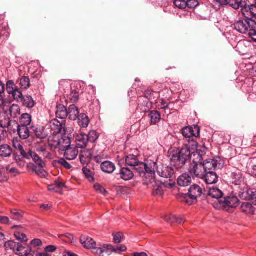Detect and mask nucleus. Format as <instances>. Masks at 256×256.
<instances>
[{
  "mask_svg": "<svg viewBox=\"0 0 256 256\" xmlns=\"http://www.w3.org/2000/svg\"><path fill=\"white\" fill-rule=\"evenodd\" d=\"M168 154L171 165L178 170L185 165L189 158L190 150L187 147L183 148L181 150L174 148L169 150Z\"/></svg>",
  "mask_w": 256,
  "mask_h": 256,
  "instance_id": "nucleus-1",
  "label": "nucleus"
},
{
  "mask_svg": "<svg viewBox=\"0 0 256 256\" xmlns=\"http://www.w3.org/2000/svg\"><path fill=\"white\" fill-rule=\"evenodd\" d=\"M234 28L240 33L248 34L256 42V22L250 18H240L234 24Z\"/></svg>",
  "mask_w": 256,
  "mask_h": 256,
  "instance_id": "nucleus-2",
  "label": "nucleus"
},
{
  "mask_svg": "<svg viewBox=\"0 0 256 256\" xmlns=\"http://www.w3.org/2000/svg\"><path fill=\"white\" fill-rule=\"evenodd\" d=\"M58 134L54 136V138L56 139L54 140V144H52L54 148H58L60 150L64 151L68 148L70 146V138L66 134L62 135V133H65L68 129H58Z\"/></svg>",
  "mask_w": 256,
  "mask_h": 256,
  "instance_id": "nucleus-3",
  "label": "nucleus"
},
{
  "mask_svg": "<svg viewBox=\"0 0 256 256\" xmlns=\"http://www.w3.org/2000/svg\"><path fill=\"white\" fill-rule=\"evenodd\" d=\"M56 114L57 118L52 120L51 126H53L55 128H65V118L68 114L66 107L62 104L57 106Z\"/></svg>",
  "mask_w": 256,
  "mask_h": 256,
  "instance_id": "nucleus-4",
  "label": "nucleus"
},
{
  "mask_svg": "<svg viewBox=\"0 0 256 256\" xmlns=\"http://www.w3.org/2000/svg\"><path fill=\"white\" fill-rule=\"evenodd\" d=\"M239 205V200L234 196H228L224 198V200L218 201L215 203L214 207L216 209L227 210L228 208H235Z\"/></svg>",
  "mask_w": 256,
  "mask_h": 256,
  "instance_id": "nucleus-5",
  "label": "nucleus"
},
{
  "mask_svg": "<svg viewBox=\"0 0 256 256\" xmlns=\"http://www.w3.org/2000/svg\"><path fill=\"white\" fill-rule=\"evenodd\" d=\"M202 194V188L197 184H194L190 188L188 193L184 196V201L188 205L196 202V199Z\"/></svg>",
  "mask_w": 256,
  "mask_h": 256,
  "instance_id": "nucleus-6",
  "label": "nucleus"
},
{
  "mask_svg": "<svg viewBox=\"0 0 256 256\" xmlns=\"http://www.w3.org/2000/svg\"><path fill=\"white\" fill-rule=\"evenodd\" d=\"M6 91L10 96L18 102L22 100L23 96L22 92L16 86L12 80H8L6 83Z\"/></svg>",
  "mask_w": 256,
  "mask_h": 256,
  "instance_id": "nucleus-7",
  "label": "nucleus"
},
{
  "mask_svg": "<svg viewBox=\"0 0 256 256\" xmlns=\"http://www.w3.org/2000/svg\"><path fill=\"white\" fill-rule=\"evenodd\" d=\"M188 171L192 176L201 179H204V176L206 172L202 163L190 164Z\"/></svg>",
  "mask_w": 256,
  "mask_h": 256,
  "instance_id": "nucleus-8",
  "label": "nucleus"
},
{
  "mask_svg": "<svg viewBox=\"0 0 256 256\" xmlns=\"http://www.w3.org/2000/svg\"><path fill=\"white\" fill-rule=\"evenodd\" d=\"M146 170H144V174L146 178L149 179L147 183H152L155 179V170L156 168V163L154 162L148 161L146 163Z\"/></svg>",
  "mask_w": 256,
  "mask_h": 256,
  "instance_id": "nucleus-9",
  "label": "nucleus"
},
{
  "mask_svg": "<svg viewBox=\"0 0 256 256\" xmlns=\"http://www.w3.org/2000/svg\"><path fill=\"white\" fill-rule=\"evenodd\" d=\"M221 5H229L234 10H238L244 8L246 6L247 0H215Z\"/></svg>",
  "mask_w": 256,
  "mask_h": 256,
  "instance_id": "nucleus-10",
  "label": "nucleus"
},
{
  "mask_svg": "<svg viewBox=\"0 0 256 256\" xmlns=\"http://www.w3.org/2000/svg\"><path fill=\"white\" fill-rule=\"evenodd\" d=\"M229 179L230 183L236 186L240 185L243 180L241 171L238 169H234L230 174Z\"/></svg>",
  "mask_w": 256,
  "mask_h": 256,
  "instance_id": "nucleus-11",
  "label": "nucleus"
},
{
  "mask_svg": "<svg viewBox=\"0 0 256 256\" xmlns=\"http://www.w3.org/2000/svg\"><path fill=\"white\" fill-rule=\"evenodd\" d=\"M158 174L164 178H170L174 174V170L172 167L162 166L157 168Z\"/></svg>",
  "mask_w": 256,
  "mask_h": 256,
  "instance_id": "nucleus-12",
  "label": "nucleus"
},
{
  "mask_svg": "<svg viewBox=\"0 0 256 256\" xmlns=\"http://www.w3.org/2000/svg\"><path fill=\"white\" fill-rule=\"evenodd\" d=\"M92 158L90 150L88 149H84L81 150L80 155V162L83 166L88 165Z\"/></svg>",
  "mask_w": 256,
  "mask_h": 256,
  "instance_id": "nucleus-13",
  "label": "nucleus"
},
{
  "mask_svg": "<svg viewBox=\"0 0 256 256\" xmlns=\"http://www.w3.org/2000/svg\"><path fill=\"white\" fill-rule=\"evenodd\" d=\"M242 14L246 18H256V6L252 4L248 6L246 5L242 10Z\"/></svg>",
  "mask_w": 256,
  "mask_h": 256,
  "instance_id": "nucleus-14",
  "label": "nucleus"
},
{
  "mask_svg": "<svg viewBox=\"0 0 256 256\" xmlns=\"http://www.w3.org/2000/svg\"><path fill=\"white\" fill-rule=\"evenodd\" d=\"M86 134L81 133L78 134L76 138V147L82 150L86 149L88 141Z\"/></svg>",
  "mask_w": 256,
  "mask_h": 256,
  "instance_id": "nucleus-15",
  "label": "nucleus"
},
{
  "mask_svg": "<svg viewBox=\"0 0 256 256\" xmlns=\"http://www.w3.org/2000/svg\"><path fill=\"white\" fill-rule=\"evenodd\" d=\"M64 151L65 152L64 154V157L68 160L75 159L78 154V148L76 146L72 147L70 146Z\"/></svg>",
  "mask_w": 256,
  "mask_h": 256,
  "instance_id": "nucleus-16",
  "label": "nucleus"
},
{
  "mask_svg": "<svg viewBox=\"0 0 256 256\" xmlns=\"http://www.w3.org/2000/svg\"><path fill=\"white\" fill-rule=\"evenodd\" d=\"M204 179L206 184H216L218 181V176L215 172L208 171L206 172Z\"/></svg>",
  "mask_w": 256,
  "mask_h": 256,
  "instance_id": "nucleus-17",
  "label": "nucleus"
},
{
  "mask_svg": "<svg viewBox=\"0 0 256 256\" xmlns=\"http://www.w3.org/2000/svg\"><path fill=\"white\" fill-rule=\"evenodd\" d=\"M205 153L204 152L201 150H197L196 152H194L192 154L190 152V156L189 158L192 160V164H200L202 163V161L203 160V156Z\"/></svg>",
  "mask_w": 256,
  "mask_h": 256,
  "instance_id": "nucleus-18",
  "label": "nucleus"
},
{
  "mask_svg": "<svg viewBox=\"0 0 256 256\" xmlns=\"http://www.w3.org/2000/svg\"><path fill=\"white\" fill-rule=\"evenodd\" d=\"M202 164L206 172L214 170L218 164V160L214 159H208L204 162Z\"/></svg>",
  "mask_w": 256,
  "mask_h": 256,
  "instance_id": "nucleus-19",
  "label": "nucleus"
},
{
  "mask_svg": "<svg viewBox=\"0 0 256 256\" xmlns=\"http://www.w3.org/2000/svg\"><path fill=\"white\" fill-rule=\"evenodd\" d=\"M138 107L142 110L146 112L150 110L151 104L150 103L148 98L140 96L138 98Z\"/></svg>",
  "mask_w": 256,
  "mask_h": 256,
  "instance_id": "nucleus-20",
  "label": "nucleus"
},
{
  "mask_svg": "<svg viewBox=\"0 0 256 256\" xmlns=\"http://www.w3.org/2000/svg\"><path fill=\"white\" fill-rule=\"evenodd\" d=\"M208 195L212 198H216L217 200V202H214L215 204L218 202V201L222 200L220 199L222 198L223 193L218 188L213 187L212 188H210L208 192Z\"/></svg>",
  "mask_w": 256,
  "mask_h": 256,
  "instance_id": "nucleus-21",
  "label": "nucleus"
},
{
  "mask_svg": "<svg viewBox=\"0 0 256 256\" xmlns=\"http://www.w3.org/2000/svg\"><path fill=\"white\" fill-rule=\"evenodd\" d=\"M80 241L84 246L88 248L92 249L96 246V243L94 240L89 237L82 236L80 238Z\"/></svg>",
  "mask_w": 256,
  "mask_h": 256,
  "instance_id": "nucleus-22",
  "label": "nucleus"
},
{
  "mask_svg": "<svg viewBox=\"0 0 256 256\" xmlns=\"http://www.w3.org/2000/svg\"><path fill=\"white\" fill-rule=\"evenodd\" d=\"M177 182L180 186H186L191 184L192 178L188 174H184L179 176Z\"/></svg>",
  "mask_w": 256,
  "mask_h": 256,
  "instance_id": "nucleus-23",
  "label": "nucleus"
},
{
  "mask_svg": "<svg viewBox=\"0 0 256 256\" xmlns=\"http://www.w3.org/2000/svg\"><path fill=\"white\" fill-rule=\"evenodd\" d=\"M120 174L121 178L124 180H132L134 176L132 170L127 168H122L120 170Z\"/></svg>",
  "mask_w": 256,
  "mask_h": 256,
  "instance_id": "nucleus-24",
  "label": "nucleus"
},
{
  "mask_svg": "<svg viewBox=\"0 0 256 256\" xmlns=\"http://www.w3.org/2000/svg\"><path fill=\"white\" fill-rule=\"evenodd\" d=\"M67 116H68L69 119L75 120L79 114V111L78 108L74 104L70 105L67 110Z\"/></svg>",
  "mask_w": 256,
  "mask_h": 256,
  "instance_id": "nucleus-25",
  "label": "nucleus"
},
{
  "mask_svg": "<svg viewBox=\"0 0 256 256\" xmlns=\"http://www.w3.org/2000/svg\"><path fill=\"white\" fill-rule=\"evenodd\" d=\"M100 168L104 172L108 174L113 172L116 169L114 164L110 161L102 162L100 165Z\"/></svg>",
  "mask_w": 256,
  "mask_h": 256,
  "instance_id": "nucleus-26",
  "label": "nucleus"
},
{
  "mask_svg": "<svg viewBox=\"0 0 256 256\" xmlns=\"http://www.w3.org/2000/svg\"><path fill=\"white\" fill-rule=\"evenodd\" d=\"M200 129H182L183 136L187 138L198 137L200 136Z\"/></svg>",
  "mask_w": 256,
  "mask_h": 256,
  "instance_id": "nucleus-27",
  "label": "nucleus"
},
{
  "mask_svg": "<svg viewBox=\"0 0 256 256\" xmlns=\"http://www.w3.org/2000/svg\"><path fill=\"white\" fill-rule=\"evenodd\" d=\"M164 220L170 224L177 223L182 224L184 222V219L182 218L178 217L174 215L168 214L164 216Z\"/></svg>",
  "mask_w": 256,
  "mask_h": 256,
  "instance_id": "nucleus-28",
  "label": "nucleus"
},
{
  "mask_svg": "<svg viewBox=\"0 0 256 256\" xmlns=\"http://www.w3.org/2000/svg\"><path fill=\"white\" fill-rule=\"evenodd\" d=\"M13 146L20 151L22 156L26 158H29L28 154L24 150L21 142L18 138H14L12 142Z\"/></svg>",
  "mask_w": 256,
  "mask_h": 256,
  "instance_id": "nucleus-29",
  "label": "nucleus"
},
{
  "mask_svg": "<svg viewBox=\"0 0 256 256\" xmlns=\"http://www.w3.org/2000/svg\"><path fill=\"white\" fill-rule=\"evenodd\" d=\"M152 184H153L152 194L154 196H162L164 194V192L161 184L155 180Z\"/></svg>",
  "mask_w": 256,
  "mask_h": 256,
  "instance_id": "nucleus-30",
  "label": "nucleus"
},
{
  "mask_svg": "<svg viewBox=\"0 0 256 256\" xmlns=\"http://www.w3.org/2000/svg\"><path fill=\"white\" fill-rule=\"evenodd\" d=\"M12 153L11 147L8 144L0 146V156L6 158L10 156Z\"/></svg>",
  "mask_w": 256,
  "mask_h": 256,
  "instance_id": "nucleus-31",
  "label": "nucleus"
},
{
  "mask_svg": "<svg viewBox=\"0 0 256 256\" xmlns=\"http://www.w3.org/2000/svg\"><path fill=\"white\" fill-rule=\"evenodd\" d=\"M20 102H22L24 106L29 108H33L36 104L32 98L30 96H22V100Z\"/></svg>",
  "mask_w": 256,
  "mask_h": 256,
  "instance_id": "nucleus-32",
  "label": "nucleus"
},
{
  "mask_svg": "<svg viewBox=\"0 0 256 256\" xmlns=\"http://www.w3.org/2000/svg\"><path fill=\"white\" fill-rule=\"evenodd\" d=\"M241 209L242 212L247 214L252 215L254 214V207L249 202L243 203L241 206Z\"/></svg>",
  "mask_w": 256,
  "mask_h": 256,
  "instance_id": "nucleus-33",
  "label": "nucleus"
},
{
  "mask_svg": "<svg viewBox=\"0 0 256 256\" xmlns=\"http://www.w3.org/2000/svg\"><path fill=\"white\" fill-rule=\"evenodd\" d=\"M32 122V116L29 114L26 113L21 116L20 123L22 126L27 127Z\"/></svg>",
  "mask_w": 256,
  "mask_h": 256,
  "instance_id": "nucleus-34",
  "label": "nucleus"
},
{
  "mask_svg": "<svg viewBox=\"0 0 256 256\" xmlns=\"http://www.w3.org/2000/svg\"><path fill=\"white\" fill-rule=\"evenodd\" d=\"M18 248L16 249V254L20 256H26L30 252L31 248L28 246H22L19 244Z\"/></svg>",
  "mask_w": 256,
  "mask_h": 256,
  "instance_id": "nucleus-35",
  "label": "nucleus"
},
{
  "mask_svg": "<svg viewBox=\"0 0 256 256\" xmlns=\"http://www.w3.org/2000/svg\"><path fill=\"white\" fill-rule=\"evenodd\" d=\"M90 120L88 116L84 114H81L78 119V124L82 128H86L89 124Z\"/></svg>",
  "mask_w": 256,
  "mask_h": 256,
  "instance_id": "nucleus-36",
  "label": "nucleus"
},
{
  "mask_svg": "<svg viewBox=\"0 0 256 256\" xmlns=\"http://www.w3.org/2000/svg\"><path fill=\"white\" fill-rule=\"evenodd\" d=\"M53 165L56 167L63 166L68 170H70L72 168L70 164L62 158L58 160L54 161Z\"/></svg>",
  "mask_w": 256,
  "mask_h": 256,
  "instance_id": "nucleus-37",
  "label": "nucleus"
},
{
  "mask_svg": "<svg viewBox=\"0 0 256 256\" xmlns=\"http://www.w3.org/2000/svg\"><path fill=\"white\" fill-rule=\"evenodd\" d=\"M9 112L12 117L16 118L20 114V108L18 104H13L10 107Z\"/></svg>",
  "mask_w": 256,
  "mask_h": 256,
  "instance_id": "nucleus-38",
  "label": "nucleus"
},
{
  "mask_svg": "<svg viewBox=\"0 0 256 256\" xmlns=\"http://www.w3.org/2000/svg\"><path fill=\"white\" fill-rule=\"evenodd\" d=\"M149 116L150 118L152 123L153 124H156L160 120V114L158 111L152 110L150 112Z\"/></svg>",
  "mask_w": 256,
  "mask_h": 256,
  "instance_id": "nucleus-39",
  "label": "nucleus"
},
{
  "mask_svg": "<svg viewBox=\"0 0 256 256\" xmlns=\"http://www.w3.org/2000/svg\"><path fill=\"white\" fill-rule=\"evenodd\" d=\"M138 160L136 156L134 155H129L126 159V163L128 166L134 167L136 164H138Z\"/></svg>",
  "mask_w": 256,
  "mask_h": 256,
  "instance_id": "nucleus-40",
  "label": "nucleus"
},
{
  "mask_svg": "<svg viewBox=\"0 0 256 256\" xmlns=\"http://www.w3.org/2000/svg\"><path fill=\"white\" fill-rule=\"evenodd\" d=\"M19 243H17L12 240L6 242L4 244V248L6 250H11L16 253V250L18 248Z\"/></svg>",
  "mask_w": 256,
  "mask_h": 256,
  "instance_id": "nucleus-41",
  "label": "nucleus"
},
{
  "mask_svg": "<svg viewBox=\"0 0 256 256\" xmlns=\"http://www.w3.org/2000/svg\"><path fill=\"white\" fill-rule=\"evenodd\" d=\"M21 88L28 89L30 86V78L26 76H22L20 79L19 84Z\"/></svg>",
  "mask_w": 256,
  "mask_h": 256,
  "instance_id": "nucleus-42",
  "label": "nucleus"
},
{
  "mask_svg": "<svg viewBox=\"0 0 256 256\" xmlns=\"http://www.w3.org/2000/svg\"><path fill=\"white\" fill-rule=\"evenodd\" d=\"M146 166V163L138 161V164L133 167V169L138 173L141 174L144 172Z\"/></svg>",
  "mask_w": 256,
  "mask_h": 256,
  "instance_id": "nucleus-43",
  "label": "nucleus"
},
{
  "mask_svg": "<svg viewBox=\"0 0 256 256\" xmlns=\"http://www.w3.org/2000/svg\"><path fill=\"white\" fill-rule=\"evenodd\" d=\"M108 250H110V252H125L126 250V247L124 245H120L116 248H114L112 245L107 246L106 247Z\"/></svg>",
  "mask_w": 256,
  "mask_h": 256,
  "instance_id": "nucleus-44",
  "label": "nucleus"
},
{
  "mask_svg": "<svg viewBox=\"0 0 256 256\" xmlns=\"http://www.w3.org/2000/svg\"><path fill=\"white\" fill-rule=\"evenodd\" d=\"M86 136L88 142H94L98 140L99 135L95 130H92Z\"/></svg>",
  "mask_w": 256,
  "mask_h": 256,
  "instance_id": "nucleus-45",
  "label": "nucleus"
},
{
  "mask_svg": "<svg viewBox=\"0 0 256 256\" xmlns=\"http://www.w3.org/2000/svg\"><path fill=\"white\" fill-rule=\"evenodd\" d=\"M34 133L38 138L43 139L48 136V132L46 129H35Z\"/></svg>",
  "mask_w": 256,
  "mask_h": 256,
  "instance_id": "nucleus-46",
  "label": "nucleus"
},
{
  "mask_svg": "<svg viewBox=\"0 0 256 256\" xmlns=\"http://www.w3.org/2000/svg\"><path fill=\"white\" fill-rule=\"evenodd\" d=\"M6 172L8 174H10L12 176H16L20 174V172L18 170L15 168H11L10 166L4 168Z\"/></svg>",
  "mask_w": 256,
  "mask_h": 256,
  "instance_id": "nucleus-47",
  "label": "nucleus"
},
{
  "mask_svg": "<svg viewBox=\"0 0 256 256\" xmlns=\"http://www.w3.org/2000/svg\"><path fill=\"white\" fill-rule=\"evenodd\" d=\"M9 176L6 172L4 168L0 169V183H4L8 181Z\"/></svg>",
  "mask_w": 256,
  "mask_h": 256,
  "instance_id": "nucleus-48",
  "label": "nucleus"
},
{
  "mask_svg": "<svg viewBox=\"0 0 256 256\" xmlns=\"http://www.w3.org/2000/svg\"><path fill=\"white\" fill-rule=\"evenodd\" d=\"M10 119L6 116L2 118L0 117V126L2 128H8L10 126Z\"/></svg>",
  "mask_w": 256,
  "mask_h": 256,
  "instance_id": "nucleus-49",
  "label": "nucleus"
},
{
  "mask_svg": "<svg viewBox=\"0 0 256 256\" xmlns=\"http://www.w3.org/2000/svg\"><path fill=\"white\" fill-rule=\"evenodd\" d=\"M20 137L24 140L28 138L30 136L29 129H17Z\"/></svg>",
  "mask_w": 256,
  "mask_h": 256,
  "instance_id": "nucleus-50",
  "label": "nucleus"
},
{
  "mask_svg": "<svg viewBox=\"0 0 256 256\" xmlns=\"http://www.w3.org/2000/svg\"><path fill=\"white\" fill-rule=\"evenodd\" d=\"M82 171L85 176L88 180V181L90 182H92L94 180L92 173L90 169L84 167L82 168Z\"/></svg>",
  "mask_w": 256,
  "mask_h": 256,
  "instance_id": "nucleus-51",
  "label": "nucleus"
},
{
  "mask_svg": "<svg viewBox=\"0 0 256 256\" xmlns=\"http://www.w3.org/2000/svg\"><path fill=\"white\" fill-rule=\"evenodd\" d=\"M14 235L16 240L18 241H20L22 242H26L28 240L26 236L23 233L16 232H14Z\"/></svg>",
  "mask_w": 256,
  "mask_h": 256,
  "instance_id": "nucleus-52",
  "label": "nucleus"
},
{
  "mask_svg": "<svg viewBox=\"0 0 256 256\" xmlns=\"http://www.w3.org/2000/svg\"><path fill=\"white\" fill-rule=\"evenodd\" d=\"M108 245H104L103 248H96V246H95V248H92V249L94 250V252L96 254H98L99 255H102L104 252L108 253L110 252V250H108L107 248H106L105 247H106Z\"/></svg>",
  "mask_w": 256,
  "mask_h": 256,
  "instance_id": "nucleus-53",
  "label": "nucleus"
},
{
  "mask_svg": "<svg viewBox=\"0 0 256 256\" xmlns=\"http://www.w3.org/2000/svg\"><path fill=\"white\" fill-rule=\"evenodd\" d=\"M44 167H37L35 166L34 170L36 173L40 177L45 178L47 176V172L44 170Z\"/></svg>",
  "mask_w": 256,
  "mask_h": 256,
  "instance_id": "nucleus-54",
  "label": "nucleus"
},
{
  "mask_svg": "<svg viewBox=\"0 0 256 256\" xmlns=\"http://www.w3.org/2000/svg\"><path fill=\"white\" fill-rule=\"evenodd\" d=\"M174 4L176 7L180 9H184L186 7V2L184 0H174Z\"/></svg>",
  "mask_w": 256,
  "mask_h": 256,
  "instance_id": "nucleus-55",
  "label": "nucleus"
},
{
  "mask_svg": "<svg viewBox=\"0 0 256 256\" xmlns=\"http://www.w3.org/2000/svg\"><path fill=\"white\" fill-rule=\"evenodd\" d=\"M94 188L96 192L104 196H106L108 194L106 190L99 184H95L94 186Z\"/></svg>",
  "mask_w": 256,
  "mask_h": 256,
  "instance_id": "nucleus-56",
  "label": "nucleus"
},
{
  "mask_svg": "<svg viewBox=\"0 0 256 256\" xmlns=\"http://www.w3.org/2000/svg\"><path fill=\"white\" fill-rule=\"evenodd\" d=\"M186 7L192 9L198 5V2L197 0H188L186 2Z\"/></svg>",
  "mask_w": 256,
  "mask_h": 256,
  "instance_id": "nucleus-57",
  "label": "nucleus"
},
{
  "mask_svg": "<svg viewBox=\"0 0 256 256\" xmlns=\"http://www.w3.org/2000/svg\"><path fill=\"white\" fill-rule=\"evenodd\" d=\"M28 156H30L34 160V162H38L41 158L34 152H32V150H30L28 153Z\"/></svg>",
  "mask_w": 256,
  "mask_h": 256,
  "instance_id": "nucleus-58",
  "label": "nucleus"
},
{
  "mask_svg": "<svg viewBox=\"0 0 256 256\" xmlns=\"http://www.w3.org/2000/svg\"><path fill=\"white\" fill-rule=\"evenodd\" d=\"M71 100L74 102H76L79 98L78 92L75 90L72 91L70 95Z\"/></svg>",
  "mask_w": 256,
  "mask_h": 256,
  "instance_id": "nucleus-59",
  "label": "nucleus"
},
{
  "mask_svg": "<svg viewBox=\"0 0 256 256\" xmlns=\"http://www.w3.org/2000/svg\"><path fill=\"white\" fill-rule=\"evenodd\" d=\"M122 234L120 232L117 233L114 236V242L115 244H119L121 242Z\"/></svg>",
  "mask_w": 256,
  "mask_h": 256,
  "instance_id": "nucleus-60",
  "label": "nucleus"
},
{
  "mask_svg": "<svg viewBox=\"0 0 256 256\" xmlns=\"http://www.w3.org/2000/svg\"><path fill=\"white\" fill-rule=\"evenodd\" d=\"M10 219L6 216H0V224H10Z\"/></svg>",
  "mask_w": 256,
  "mask_h": 256,
  "instance_id": "nucleus-61",
  "label": "nucleus"
},
{
  "mask_svg": "<svg viewBox=\"0 0 256 256\" xmlns=\"http://www.w3.org/2000/svg\"><path fill=\"white\" fill-rule=\"evenodd\" d=\"M160 101L158 104L160 108L166 110L168 108V104L164 100L162 99Z\"/></svg>",
  "mask_w": 256,
  "mask_h": 256,
  "instance_id": "nucleus-62",
  "label": "nucleus"
},
{
  "mask_svg": "<svg viewBox=\"0 0 256 256\" xmlns=\"http://www.w3.org/2000/svg\"><path fill=\"white\" fill-rule=\"evenodd\" d=\"M238 195L240 198L243 200H246L250 198V196L248 195L247 192H240Z\"/></svg>",
  "mask_w": 256,
  "mask_h": 256,
  "instance_id": "nucleus-63",
  "label": "nucleus"
},
{
  "mask_svg": "<svg viewBox=\"0 0 256 256\" xmlns=\"http://www.w3.org/2000/svg\"><path fill=\"white\" fill-rule=\"evenodd\" d=\"M31 244L34 246H38L42 245V241L39 239H34L31 242Z\"/></svg>",
  "mask_w": 256,
  "mask_h": 256,
  "instance_id": "nucleus-64",
  "label": "nucleus"
}]
</instances>
